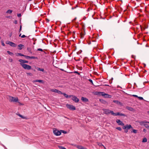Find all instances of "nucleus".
Returning a JSON list of instances; mask_svg holds the SVG:
<instances>
[{
  "mask_svg": "<svg viewBox=\"0 0 149 149\" xmlns=\"http://www.w3.org/2000/svg\"><path fill=\"white\" fill-rule=\"evenodd\" d=\"M21 33H20V34H19V36H20H20H21Z\"/></svg>",
  "mask_w": 149,
  "mask_h": 149,
  "instance_id": "nucleus-60",
  "label": "nucleus"
},
{
  "mask_svg": "<svg viewBox=\"0 0 149 149\" xmlns=\"http://www.w3.org/2000/svg\"><path fill=\"white\" fill-rule=\"evenodd\" d=\"M17 115H18L19 117H21L22 118H25L24 117V116L21 115L20 114H17Z\"/></svg>",
  "mask_w": 149,
  "mask_h": 149,
  "instance_id": "nucleus-26",
  "label": "nucleus"
},
{
  "mask_svg": "<svg viewBox=\"0 0 149 149\" xmlns=\"http://www.w3.org/2000/svg\"><path fill=\"white\" fill-rule=\"evenodd\" d=\"M147 141V139L146 138H144L142 141L143 142H146Z\"/></svg>",
  "mask_w": 149,
  "mask_h": 149,
  "instance_id": "nucleus-27",
  "label": "nucleus"
},
{
  "mask_svg": "<svg viewBox=\"0 0 149 149\" xmlns=\"http://www.w3.org/2000/svg\"><path fill=\"white\" fill-rule=\"evenodd\" d=\"M145 120L144 121H140L139 123H140V125H143L144 124H146L145 123Z\"/></svg>",
  "mask_w": 149,
  "mask_h": 149,
  "instance_id": "nucleus-15",
  "label": "nucleus"
},
{
  "mask_svg": "<svg viewBox=\"0 0 149 149\" xmlns=\"http://www.w3.org/2000/svg\"><path fill=\"white\" fill-rule=\"evenodd\" d=\"M9 61L10 62H12L13 61V60L11 58H9Z\"/></svg>",
  "mask_w": 149,
  "mask_h": 149,
  "instance_id": "nucleus-42",
  "label": "nucleus"
},
{
  "mask_svg": "<svg viewBox=\"0 0 149 149\" xmlns=\"http://www.w3.org/2000/svg\"><path fill=\"white\" fill-rule=\"evenodd\" d=\"M26 37V36L25 35H23L22 36H21V37L22 38H24Z\"/></svg>",
  "mask_w": 149,
  "mask_h": 149,
  "instance_id": "nucleus-44",
  "label": "nucleus"
},
{
  "mask_svg": "<svg viewBox=\"0 0 149 149\" xmlns=\"http://www.w3.org/2000/svg\"><path fill=\"white\" fill-rule=\"evenodd\" d=\"M116 122L119 125H123V126L124 125V123L122 122V121H120V120L118 119V120H116Z\"/></svg>",
  "mask_w": 149,
  "mask_h": 149,
  "instance_id": "nucleus-10",
  "label": "nucleus"
},
{
  "mask_svg": "<svg viewBox=\"0 0 149 149\" xmlns=\"http://www.w3.org/2000/svg\"><path fill=\"white\" fill-rule=\"evenodd\" d=\"M143 131L144 132L146 133V132H147V130H146V129H143Z\"/></svg>",
  "mask_w": 149,
  "mask_h": 149,
  "instance_id": "nucleus-46",
  "label": "nucleus"
},
{
  "mask_svg": "<svg viewBox=\"0 0 149 149\" xmlns=\"http://www.w3.org/2000/svg\"><path fill=\"white\" fill-rule=\"evenodd\" d=\"M102 110L104 111V113L106 114H109L110 113H111L112 115L114 116V114L113 113H114L113 111L106 109H103Z\"/></svg>",
  "mask_w": 149,
  "mask_h": 149,
  "instance_id": "nucleus-2",
  "label": "nucleus"
},
{
  "mask_svg": "<svg viewBox=\"0 0 149 149\" xmlns=\"http://www.w3.org/2000/svg\"><path fill=\"white\" fill-rule=\"evenodd\" d=\"M27 50L29 53L31 54L32 53V52H31V49L30 48L28 47L27 48Z\"/></svg>",
  "mask_w": 149,
  "mask_h": 149,
  "instance_id": "nucleus-22",
  "label": "nucleus"
},
{
  "mask_svg": "<svg viewBox=\"0 0 149 149\" xmlns=\"http://www.w3.org/2000/svg\"><path fill=\"white\" fill-rule=\"evenodd\" d=\"M57 93L58 94H63L60 91H59L58 90L57 92Z\"/></svg>",
  "mask_w": 149,
  "mask_h": 149,
  "instance_id": "nucleus-37",
  "label": "nucleus"
},
{
  "mask_svg": "<svg viewBox=\"0 0 149 149\" xmlns=\"http://www.w3.org/2000/svg\"><path fill=\"white\" fill-rule=\"evenodd\" d=\"M6 44H8L10 45L11 46L15 47H16V45L15 43L10 41H7L6 42Z\"/></svg>",
  "mask_w": 149,
  "mask_h": 149,
  "instance_id": "nucleus-7",
  "label": "nucleus"
},
{
  "mask_svg": "<svg viewBox=\"0 0 149 149\" xmlns=\"http://www.w3.org/2000/svg\"><path fill=\"white\" fill-rule=\"evenodd\" d=\"M66 106L70 110H74L76 109L75 107L72 105L67 104L66 105Z\"/></svg>",
  "mask_w": 149,
  "mask_h": 149,
  "instance_id": "nucleus-5",
  "label": "nucleus"
},
{
  "mask_svg": "<svg viewBox=\"0 0 149 149\" xmlns=\"http://www.w3.org/2000/svg\"><path fill=\"white\" fill-rule=\"evenodd\" d=\"M74 73H77L79 75L80 74L77 71H75L74 72Z\"/></svg>",
  "mask_w": 149,
  "mask_h": 149,
  "instance_id": "nucleus-43",
  "label": "nucleus"
},
{
  "mask_svg": "<svg viewBox=\"0 0 149 149\" xmlns=\"http://www.w3.org/2000/svg\"><path fill=\"white\" fill-rule=\"evenodd\" d=\"M63 95L65 97H66L68 98H70L71 97V95H69V96H68V95H67L65 93H63Z\"/></svg>",
  "mask_w": 149,
  "mask_h": 149,
  "instance_id": "nucleus-14",
  "label": "nucleus"
},
{
  "mask_svg": "<svg viewBox=\"0 0 149 149\" xmlns=\"http://www.w3.org/2000/svg\"><path fill=\"white\" fill-rule=\"evenodd\" d=\"M126 108L127 110L130 111H134V109L131 107L127 106L126 107Z\"/></svg>",
  "mask_w": 149,
  "mask_h": 149,
  "instance_id": "nucleus-12",
  "label": "nucleus"
},
{
  "mask_svg": "<svg viewBox=\"0 0 149 149\" xmlns=\"http://www.w3.org/2000/svg\"><path fill=\"white\" fill-rule=\"evenodd\" d=\"M132 127L131 126V125H126V128L127 129H129L131 128H132Z\"/></svg>",
  "mask_w": 149,
  "mask_h": 149,
  "instance_id": "nucleus-18",
  "label": "nucleus"
},
{
  "mask_svg": "<svg viewBox=\"0 0 149 149\" xmlns=\"http://www.w3.org/2000/svg\"><path fill=\"white\" fill-rule=\"evenodd\" d=\"M58 147L60 149H66L65 148L60 146H58Z\"/></svg>",
  "mask_w": 149,
  "mask_h": 149,
  "instance_id": "nucleus-30",
  "label": "nucleus"
},
{
  "mask_svg": "<svg viewBox=\"0 0 149 149\" xmlns=\"http://www.w3.org/2000/svg\"><path fill=\"white\" fill-rule=\"evenodd\" d=\"M58 90L56 89H51V91L52 92H54L55 93H56L57 92Z\"/></svg>",
  "mask_w": 149,
  "mask_h": 149,
  "instance_id": "nucleus-21",
  "label": "nucleus"
},
{
  "mask_svg": "<svg viewBox=\"0 0 149 149\" xmlns=\"http://www.w3.org/2000/svg\"><path fill=\"white\" fill-rule=\"evenodd\" d=\"M53 133L56 136H59L61 134V131H59L55 129H53Z\"/></svg>",
  "mask_w": 149,
  "mask_h": 149,
  "instance_id": "nucleus-4",
  "label": "nucleus"
},
{
  "mask_svg": "<svg viewBox=\"0 0 149 149\" xmlns=\"http://www.w3.org/2000/svg\"><path fill=\"white\" fill-rule=\"evenodd\" d=\"M17 56H24V55L23 54H22L20 53H17V54L16 55Z\"/></svg>",
  "mask_w": 149,
  "mask_h": 149,
  "instance_id": "nucleus-28",
  "label": "nucleus"
},
{
  "mask_svg": "<svg viewBox=\"0 0 149 149\" xmlns=\"http://www.w3.org/2000/svg\"><path fill=\"white\" fill-rule=\"evenodd\" d=\"M24 46V45L22 44L19 45H18V47H19L18 49L19 50H21Z\"/></svg>",
  "mask_w": 149,
  "mask_h": 149,
  "instance_id": "nucleus-13",
  "label": "nucleus"
},
{
  "mask_svg": "<svg viewBox=\"0 0 149 149\" xmlns=\"http://www.w3.org/2000/svg\"><path fill=\"white\" fill-rule=\"evenodd\" d=\"M21 65L25 69L29 70L31 69V66L28 65L21 63Z\"/></svg>",
  "mask_w": 149,
  "mask_h": 149,
  "instance_id": "nucleus-3",
  "label": "nucleus"
},
{
  "mask_svg": "<svg viewBox=\"0 0 149 149\" xmlns=\"http://www.w3.org/2000/svg\"><path fill=\"white\" fill-rule=\"evenodd\" d=\"M65 27V26H63V27Z\"/></svg>",
  "mask_w": 149,
  "mask_h": 149,
  "instance_id": "nucleus-64",
  "label": "nucleus"
},
{
  "mask_svg": "<svg viewBox=\"0 0 149 149\" xmlns=\"http://www.w3.org/2000/svg\"><path fill=\"white\" fill-rule=\"evenodd\" d=\"M98 145L99 146H100L102 145V144L101 143H98Z\"/></svg>",
  "mask_w": 149,
  "mask_h": 149,
  "instance_id": "nucleus-47",
  "label": "nucleus"
},
{
  "mask_svg": "<svg viewBox=\"0 0 149 149\" xmlns=\"http://www.w3.org/2000/svg\"><path fill=\"white\" fill-rule=\"evenodd\" d=\"M14 97H13L10 96L9 98V100L10 102H13Z\"/></svg>",
  "mask_w": 149,
  "mask_h": 149,
  "instance_id": "nucleus-17",
  "label": "nucleus"
},
{
  "mask_svg": "<svg viewBox=\"0 0 149 149\" xmlns=\"http://www.w3.org/2000/svg\"><path fill=\"white\" fill-rule=\"evenodd\" d=\"M100 101L102 103L104 104H105L107 103V102L103 100H100Z\"/></svg>",
  "mask_w": 149,
  "mask_h": 149,
  "instance_id": "nucleus-19",
  "label": "nucleus"
},
{
  "mask_svg": "<svg viewBox=\"0 0 149 149\" xmlns=\"http://www.w3.org/2000/svg\"><path fill=\"white\" fill-rule=\"evenodd\" d=\"M1 44L2 45H3V46H5V44H4V43H3V40H1Z\"/></svg>",
  "mask_w": 149,
  "mask_h": 149,
  "instance_id": "nucleus-35",
  "label": "nucleus"
},
{
  "mask_svg": "<svg viewBox=\"0 0 149 149\" xmlns=\"http://www.w3.org/2000/svg\"><path fill=\"white\" fill-rule=\"evenodd\" d=\"M81 100L83 102H87L88 101V100L86 98L84 97H82L81 98Z\"/></svg>",
  "mask_w": 149,
  "mask_h": 149,
  "instance_id": "nucleus-11",
  "label": "nucleus"
},
{
  "mask_svg": "<svg viewBox=\"0 0 149 149\" xmlns=\"http://www.w3.org/2000/svg\"><path fill=\"white\" fill-rule=\"evenodd\" d=\"M21 29H22V26L21 25L20 26V29H19V32L20 31H21Z\"/></svg>",
  "mask_w": 149,
  "mask_h": 149,
  "instance_id": "nucleus-53",
  "label": "nucleus"
},
{
  "mask_svg": "<svg viewBox=\"0 0 149 149\" xmlns=\"http://www.w3.org/2000/svg\"><path fill=\"white\" fill-rule=\"evenodd\" d=\"M125 132L126 133H127V132H128V130H127V129H125Z\"/></svg>",
  "mask_w": 149,
  "mask_h": 149,
  "instance_id": "nucleus-54",
  "label": "nucleus"
},
{
  "mask_svg": "<svg viewBox=\"0 0 149 149\" xmlns=\"http://www.w3.org/2000/svg\"><path fill=\"white\" fill-rule=\"evenodd\" d=\"M98 94L100 95H101L105 98H111V96L107 94H106L103 92H98Z\"/></svg>",
  "mask_w": 149,
  "mask_h": 149,
  "instance_id": "nucleus-1",
  "label": "nucleus"
},
{
  "mask_svg": "<svg viewBox=\"0 0 149 149\" xmlns=\"http://www.w3.org/2000/svg\"><path fill=\"white\" fill-rule=\"evenodd\" d=\"M14 22L15 24H17V21L16 20L14 21Z\"/></svg>",
  "mask_w": 149,
  "mask_h": 149,
  "instance_id": "nucleus-50",
  "label": "nucleus"
},
{
  "mask_svg": "<svg viewBox=\"0 0 149 149\" xmlns=\"http://www.w3.org/2000/svg\"><path fill=\"white\" fill-rule=\"evenodd\" d=\"M72 33H73V34H75V32H74V31H73V32Z\"/></svg>",
  "mask_w": 149,
  "mask_h": 149,
  "instance_id": "nucleus-59",
  "label": "nucleus"
},
{
  "mask_svg": "<svg viewBox=\"0 0 149 149\" xmlns=\"http://www.w3.org/2000/svg\"><path fill=\"white\" fill-rule=\"evenodd\" d=\"M113 101L114 103H116L117 104H121V103L118 100H114Z\"/></svg>",
  "mask_w": 149,
  "mask_h": 149,
  "instance_id": "nucleus-16",
  "label": "nucleus"
},
{
  "mask_svg": "<svg viewBox=\"0 0 149 149\" xmlns=\"http://www.w3.org/2000/svg\"><path fill=\"white\" fill-rule=\"evenodd\" d=\"M89 81L90 82L93 83V81H92V80L90 79H89Z\"/></svg>",
  "mask_w": 149,
  "mask_h": 149,
  "instance_id": "nucleus-52",
  "label": "nucleus"
},
{
  "mask_svg": "<svg viewBox=\"0 0 149 149\" xmlns=\"http://www.w3.org/2000/svg\"><path fill=\"white\" fill-rule=\"evenodd\" d=\"M37 50L39 51H42V52L43 51V50H42V49H40V48L38 49H37Z\"/></svg>",
  "mask_w": 149,
  "mask_h": 149,
  "instance_id": "nucleus-41",
  "label": "nucleus"
},
{
  "mask_svg": "<svg viewBox=\"0 0 149 149\" xmlns=\"http://www.w3.org/2000/svg\"><path fill=\"white\" fill-rule=\"evenodd\" d=\"M72 97V99L75 102H78L79 101V99L75 96L71 95Z\"/></svg>",
  "mask_w": 149,
  "mask_h": 149,
  "instance_id": "nucleus-6",
  "label": "nucleus"
},
{
  "mask_svg": "<svg viewBox=\"0 0 149 149\" xmlns=\"http://www.w3.org/2000/svg\"><path fill=\"white\" fill-rule=\"evenodd\" d=\"M7 130V129H4V130Z\"/></svg>",
  "mask_w": 149,
  "mask_h": 149,
  "instance_id": "nucleus-62",
  "label": "nucleus"
},
{
  "mask_svg": "<svg viewBox=\"0 0 149 149\" xmlns=\"http://www.w3.org/2000/svg\"><path fill=\"white\" fill-rule=\"evenodd\" d=\"M9 36L10 37L12 36V34L11 33H10V34H9Z\"/></svg>",
  "mask_w": 149,
  "mask_h": 149,
  "instance_id": "nucleus-58",
  "label": "nucleus"
},
{
  "mask_svg": "<svg viewBox=\"0 0 149 149\" xmlns=\"http://www.w3.org/2000/svg\"><path fill=\"white\" fill-rule=\"evenodd\" d=\"M18 101V99L17 98H14V99L13 100V102H17Z\"/></svg>",
  "mask_w": 149,
  "mask_h": 149,
  "instance_id": "nucleus-23",
  "label": "nucleus"
},
{
  "mask_svg": "<svg viewBox=\"0 0 149 149\" xmlns=\"http://www.w3.org/2000/svg\"><path fill=\"white\" fill-rule=\"evenodd\" d=\"M132 130V132H133L134 133L136 134L137 133V130L133 129Z\"/></svg>",
  "mask_w": 149,
  "mask_h": 149,
  "instance_id": "nucleus-29",
  "label": "nucleus"
},
{
  "mask_svg": "<svg viewBox=\"0 0 149 149\" xmlns=\"http://www.w3.org/2000/svg\"><path fill=\"white\" fill-rule=\"evenodd\" d=\"M123 128L124 129H126V125L123 126Z\"/></svg>",
  "mask_w": 149,
  "mask_h": 149,
  "instance_id": "nucleus-45",
  "label": "nucleus"
},
{
  "mask_svg": "<svg viewBox=\"0 0 149 149\" xmlns=\"http://www.w3.org/2000/svg\"><path fill=\"white\" fill-rule=\"evenodd\" d=\"M24 56L25 57L26 59H29L30 58V56L25 55H24Z\"/></svg>",
  "mask_w": 149,
  "mask_h": 149,
  "instance_id": "nucleus-34",
  "label": "nucleus"
},
{
  "mask_svg": "<svg viewBox=\"0 0 149 149\" xmlns=\"http://www.w3.org/2000/svg\"><path fill=\"white\" fill-rule=\"evenodd\" d=\"M138 98L139 99H140V100H143V98L142 97H138Z\"/></svg>",
  "mask_w": 149,
  "mask_h": 149,
  "instance_id": "nucleus-39",
  "label": "nucleus"
},
{
  "mask_svg": "<svg viewBox=\"0 0 149 149\" xmlns=\"http://www.w3.org/2000/svg\"><path fill=\"white\" fill-rule=\"evenodd\" d=\"M19 61L20 62V64L22 63V64H24V63H28V61L23 60L22 59H19Z\"/></svg>",
  "mask_w": 149,
  "mask_h": 149,
  "instance_id": "nucleus-8",
  "label": "nucleus"
},
{
  "mask_svg": "<svg viewBox=\"0 0 149 149\" xmlns=\"http://www.w3.org/2000/svg\"><path fill=\"white\" fill-rule=\"evenodd\" d=\"M27 74L28 75H30V76H31L32 75V74L31 73H27Z\"/></svg>",
  "mask_w": 149,
  "mask_h": 149,
  "instance_id": "nucleus-40",
  "label": "nucleus"
},
{
  "mask_svg": "<svg viewBox=\"0 0 149 149\" xmlns=\"http://www.w3.org/2000/svg\"><path fill=\"white\" fill-rule=\"evenodd\" d=\"M7 52L10 55H12L13 54L12 52H10L9 51H7Z\"/></svg>",
  "mask_w": 149,
  "mask_h": 149,
  "instance_id": "nucleus-33",
  "label": "nucleus"
},
{
  "mask_svg": "<svg viewBox=\"0 0 149 149\" xmlns=\"http://www.w3.org/2000/svg\"><path fill=\"white\" fill-rule=\"evenodd\" d=\"M114 114V116H125V115L124 114H123L122 113H121L119 112H117L116 113H113Z\"/></svg>",
  "mask_w": 149,
  "mask_h": 149,
  "instance_id": "nucleus-9",
  "label": "nucleus"
},
{
  "mask_svg": "<svg viewBox=\"0 0 149 149\" xmlns=\"http://www.w3.org/2000/svg\"><path fill=\"white\" fill-rule=\"evenodd\" d=\"M12 10H8L7 12H6V13H10V14H11L12 13Z\"/></svg>",
  "mask_w": 149,
  "mask_h": 149,
  "instance_id": "nucleus-25",
  "label": "nucleus"
},
{
  "mask_svg": "<svg viewBox=\"0 0 149 149\" xmlns=\"http://www.w3.org/2000/svg\"><path fill=\"white\" fill-rule=\"evenodd\" d=\"M148 113L149 114V111H148Z\"/></svg>",
  "mask_w": 149,
  "mask_h": 149,
  "instance_id": "nucleus-63",
  "label": "nucleus"
},
{
  "mask_svg": "<svg viewBox=\"0 0 149 149\" xmlns=\"http://www.w3.org/2000/svg\"><path fill=\"white\" fill-rule=\"evenodd\" d=\"M30 58H31V59L35 58V59H38V58L37 57H35L34 56H30Z\"/></svg>",
  "mask_w": 149,
  "mask_h": 149,
  "instance_id": "nucleus-32",
  "label": "nucleus"
},
{
  "mask_svg": "<svg viewBox=\"0 0 149 149\" xmlns=\"http://www.w3.org/2000/svg\"><path fill=\"white\" fill-rule=\"evenodd\" d=\"M144 123H149V122H148L146 120H145V122Z\"/></svg>",
  "mask_w": 149,
  "mask_h": 149,
  "instance_id": "nucleus-55",
  "label": "nucleus"
},
{
  "mask_svg": "<svg viewBox=\"0 0 149 149\" xmlns=\"http://www.w3.org/2000/svg\"><path fill=\"white\" fill-rule=\"evenodd\" d=\"M46 20L47 22H49V20L48 19H46Z\"/></svg>",
  "mask_w": 149,
  "mask_h": 149,
  "instance_id": "nucleus-56",
  "label": "nucleus"
},
{
  "mask_svg": "<svg viewBox=\"0 0 149 149\" xmlns=\"http://www.w3.org/2000/svg\"><path fill=\"white\" fill-rule=\"evenodd\" d=\"M81 38H83V36H82V35H81Z\"/></svg>",
  "mask_w": 149,
  "mask_h": 149,
  "instance_id": "nucleus-61",
  "label": "nucleus"
},
{
  "mask_svg": "<svg viewBox=\"0 0 149 149\" xmlns=\"http://www.w3.org/2000/svg\"><path fill=\"white\" fill-rule=\"evenodd\" d=\"M38 80H34L33 81V82H37Z\"/></svg>",
  "mask_w": 149,
  "mask_h": 149,
  "instance_id": "nucleus-51",
  "label": "nucleus"
},
{
  "mask_svg": "<svg viewBox=\"0 0 149 149\" xmlns=\"http://www.w3.org/2000/svg\"><path fill=\"white\" fill-rule=\"evenodd\" d=\"M143 125L148 130H149V126L147 124H144Z\"/></svg>",
  "mask_w": 149,
  "mask_h": 149,
  "instance_id": "nucleus-20",
  "label": "nucleus"
},
{
  "mask_svg": "<svg viewBox=\"0 0 149 149\" xmlns=\"http://www.w3.org/2000/svg\"><path fill=\"white\" fill-rule=\"evenodd\" d=\"M21 14H18L17 15V16L18 17H20L21 16Z\"/></svg>",
  "mask_w": 149,
  "mask_h": 149,
  "instance_id": "nucleus-49",
  "label": "nucleus"
},
{
  "mask_svg": "<svg viewBox=\"0 0 149 149\" xmlns=\"http://www.w3.org/2000/svg\"><path fill=\"white\" fill-rule=\"evenodd\" d=\"M116 129L119 131H121V128L120 127H116Z\"/></svg>",
  "mask_w": 149,
  "mask_h": 149,
  "instance_id": "nucleus-38",
  "label": "nucleus"
},
{
  "mask_svg": "<svg viewBox=\"0 0 149 149\" xmlns=\"http://www.w3.org/2000/svg\"><path fill=\"white\" fill-rule=\"evenodd\" d=\"M60 131H61V133L62 132L64 134H66L67 133L66 131H64V130H61Z\"/></svg>",
  "mask_w": 149,
  "mask_h": 149,
  "instance_id": "nucleus-31",
  "label": "nucleus"
},
{
  "mask_svg": "<svg viewBox=\"0 0 149 149\" xmlns=\"http://www.w3.org/2000/svg\"><path fill=\"white\" fill-rule=\"evenodd\" d=\"M18 102L19 103V104H20V105H23V104H22V103H21L19 102Z\"/></svg>",
  "mask_w": 149,
  "mask_h": 149,
  "instance_id": "nucleus-57",
  "label": "nucleus"
},
{
  "mask_svg": "<svg viewBox=\"0 0 149 149\" xmlns=\"http://www.w3.org/2000/svg\"><path fill=\"white\" fill-rule=\"evenodd\" d=\"M37 69L39 71H40L43 72L44 71V69L42 68H37Z\"/></svg>",
  "mask_w": 149,
  "mask_h": 149,
  "instance_id": "nucleus-24",
  "label": "nucleus"
},
{
  "mask_svg": "<svg viewBox=\"0 0 149 149\" xmlns=\"http://www.w3.org/2000/svg\"><path fill=\"white\" fill-rule=\"evenodd\" d=\"M37 82H40V83H42L43 81L41 80H38Z\"/></svg>",
  "mask_w": 149,
  "mask_h": 149,
  "instance_id": "nucleus-36",
  "label": "nucleus"
},
{
  "mask_svg": "<svg viewBox=\"0 0 149 149\" xmlns=\"http://www.w3.org/2000/svg\"><path fill=\"white\" fill-rule=\"evenodd\" d=\"M132 96L134 97H138V96L137 95H133Z\"/></svg>",
  "mask_w": 149,
  "mask_h": 149,
  "instance_id": "nucleus-48",
  "label": "nucleus"
}]
</instances>
